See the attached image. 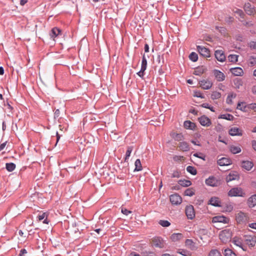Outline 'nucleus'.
Listing matches in <instances>:
<instances>
[{"label":"nucleus","mask_w":256,"mask_h":256,"mask_svg":"<svg viewBox=\"0 0 256 256\" xmlns=\"http://www.w3.org/2000/svg\"><path fill=\"white\" fill-rule=\"evenodd\" d=\"M202 153H195L193 154V156L195 157L200 158L202 160H204V156H201L200 155H202Z\"/></svg>","instance_id":"62"},{"label":"nucleus","mask_w":256,"mask_h":256,"mask_svg":"<svg viewBox=\"0 0 256 256\" xmlns=\"http://www.w3.org/2000/svg\"><path fill=\"white\" fill-rule=\"evenodd\" d=\"M152 242L154 246L156 248H162L164 246V240L159 236L154 237L152 239Z\"/></svg>","instance_id":"11"},{"label":"nucleus","mask_w":256,"mask_h":256,"mask_svg":"<svg viewBox=\"0 0 256 256\" xmlns=\"http://www.w3.org/2000/svg\"><path fill=\"white\" fill-rule=\"evenodd\" d=\"M194 96L197 97V98H204V96L200 91H194Z\"/></svg>","instance_id":"51"},{"label":"nucleus","mask_w":256,"mask_h":256,"mask_svg":"<svg viewBox=\"0 0 256 256\" xmlns=\"http://www.w3.org/2000/svg\"><path fill=\"white\" fill-rule=\"evenodd\" d=\"M196 49L202 56L205 58L210 56V50L208 48L202 46H197Z\"/></svg>","instance_id":"5"},{"label":"nucleus","mask_w":256,"mask_h":256,"mask_svg":"<svg viewBox=\"0 0 256 256\" xmlns=\"http://www.w3.org/2000/svg\"><path fill=\"white\" fill-rule=\"evenodd\" d=\"M247 107L249 109L254 110L256 112V104H250L247 106Z\"/></svg>","instance_id":"55"},{"label":"nucleus","mask_w":256,"mask_h":256,"mask_svg":"<svg viewBox=\"0 0 256 256\" xmlns=\"http://www.w3.org/2000/svg\"><path fill=\"white\" fill-rule=\"evenodd\" d=\"M185 244L190 248L194 246V243L191 239H186L185 241Z\"/></svg>","instance_id":"47"},{"label":"nucleus","mask_w":256,"mask_h":256,"mask_svg":"<svg viewBox=\"0 0 256 256\" xmlns=\"http://www.w3.org/2000/svg\"><path fill=\"white\" fill-rule=\"evenodd\" d=\"M234 116L230 114H221L218 116V118H222L229 120H234Z\"/></svg>","instance_id":"33"},{"label":"nucleus","mask_w":256,"mask_h":256,"mask_svg":"<svg viewBox=\"0 0 256 256\" xmlns=\"http://www.w3.org/2000/svg\"><path fill=\"white\" fill-rule=\"evenodd\" d=\"M244 8L246 13L248 15H252L254 14V8L249 2L244 4Z\"/></svg>","instance_id":"18"},{"label":"nucleus","mask_w":256,"mask_h":256,"mask_svg":"<svg viewBox=\"0 0 256 256\" xmlns=\"http://www.w3.org/2000/svg\"><path fill=\"white\" fill-rule=\"evenodd\" d=\"M121 212H122L123 214H125L126 216L130 214H131L132 212V211L129 210H127L126 208H122Z\"/></svg>","instance_id":"53"},{"label":"nucleus","mask_w":256,"mask_h":256,"mask_svg":"<svg viewBox=\"0 0 256 256\" xmlns=\"http://www.w3.org/2000/svg\"><path fill=\"white\" fill-rule=\"evenodd\" d=\"M221 94L218 92H213L211 95V98L213 100H217L221 97Z\"/></svg>","instance_id":"41"},{"label":"nucleus","mask_w":256,"mask_h":256,"mask_svg":"<svg viewBox=\"0 0 256 256\" xmlns=\"http://www.w3.org/2000/svg\"><path fill=\"white\" fill-rule=\"evenodd\" d=\"M232 243L234 244L235 246L240 248L244 250H245L242 240L240 239L235 237L233 238Z\"/></svg>","instance_id":"24"},{"label":"nucleus","mask_w":256,"mask_h":256,"mask_svg":"<svg viewBox=\"0 0 256 256\" xmlns=\"http://www.w3.org/2000/svg\"><path fill=\"white\" fill-rule=\"evenodd\" d=\"M230 152L233 154H236L241 152V148L238 146H231L230 148Z\"/></svg>","instance_id":"30"},{"label":"nucleus","mask_w":256,"mask_h":256,"mask_svg":"<svg viewBox=\"0 0 256 256\" xmlns=\"http://www.w3.org/2000/svg\"><path fill=\"white\" fill-rule=\"evenodd\" d=\"M144 70L140 69V70L136 73V74L142 78H144Z\"/></svg>","instance_id":"57"},{"label":"nucleus","mask_w":256,"mask_h":256,"mask_svg":"<svg viewBox=\"0 0 256 256\" xmlns=\"http://www.w3.org/2000/svg\"><path fill=\"white\" fill-rule=\"evenodd\" d=\"M132 146L128 147L127 150H126V153L125 158H124L125 162H127L128 160V158L130 156V154L132 152Z\"/></svg>","instance_id":"38"},{"label":"nucleus","mask_w":256,"mask_h":256,"mask_svg":"<svg viewBox=\"0 0 256 256\" xmlns=\"http://www.w3.org/2000/svg\"><path fill=\"white\" fill-rule=\"evenodd\" d=\"M186 170L192 175H196L197 174L196 169L193 166H188L186 168Z\"/></svg>","instance_id":"34"},{"label":"nucleus","mask_w":256,"mask_h":256,"mask_svg":"<svg viewBox=\"0 0 256 256\" xmlns=\"http://www.w3.org/2000/svg\"><path fill=\"white\" fill-rule=\"evenodd\" d=\"M250 47L252 48L256 49V41L250 42Z\"/></svg>","instance_id":"63"},{"label":"nucleus","mask_w":256,"mask_h":256,"mask_svg":"<svg viewBox=\"0 0 256 256\" xmlns=\"http://www.w3.org/2000/svg\"><path fill=\"white\" fill-rule=\"evenodd\" d=\"M144 256H155V254L153 252H146L143 253Z\"/></svg>","instance_id":"56"},{"label":"nucleus","mask_w":256,"mask_h":256,"mask_svg":"<svg viewBox=\"0 0 256 256\" xmlns=\"http://www.w3.org/2000/svg\"><path fill=\"white\" fill-rule=\"evenodd\" d=\"M170 200L172 204H180L182 202V198L178 194H171L170 196Z\"/></svg>","instance_id":"7"},{"label":"nucleus","mask_w":256,"mask_h":256,"mask_svg":"<svg viewBox=\"0 0 256 256\" xmlns=\"http://www.w3.org/2000/svg\"><path fill=\"white\" fill-rule=\"evenodd\" d=\"M158 224L163 227H168L170 225V223L166 220H160Z\"/></svg>","instance_id":"46"},{"label":"nucleus","mask_w":256,"mask_h":256,"mask_svg":"<svg viewBox=\"0 0 256 256\" xmlns=\"http://www.w3.org/2000/svg\"><path fill=\"white\" fill-rule=\"evenodd\" d=\"M208 256H222V255L218 250H212L210 251Z\"/></svg>","instance_id":"45"},{"label":"nucleus","mask_w":256,"mask_h":256,"mask_svg":"<svg viewBox=\"0 0 256 256\" xmlns=\"http://www.w3.org/2000/svg\"><path fill=\"white\" fill-rule=\"evenodd\" d=\"M199 84L202 89L206 90H210L213 84L212 82L208 80H201L199 81Z\"/></svg>","instance_id":"10"},{"label":"nucleus","mask_w":256,"mask_h":256,"mask_svg":"<svg viewBox=\"0 0 256 256\" xmlns=\"http://www.w3.org/2000/svg\"><path fill=\"white\" fill-rule=\"evenodd\" d=\"M249 60V63L251 66H254L256 64V57L250 56Z\"/></svg>","instance_id":"52"},{"label":"nucleus","mask_w":256,"mask_h":256,"mask_svg":"<svg viewBox=\"0 0 256 256\" xmlns=\"http://www.w3.org/2000/svg\"><path fill=\"white\" fill-rule=\"evenodd\" d=\"M218 164L220 166H229L232 164V160L226 158H222L218 160Z\"/></svg>","instance_id":"17"},{"label":"nucleus","mask_w":256,"mask_h":256,"mask_svg":"<svg viewBox=\"0 0 256 256\" xmlns=\"http://www.w3.org/2000/svg\"><path fill=\"white\" fill-rule=\"evenodd\" d=\"M244 102H238L236 108L242 112H246V108L247 106H244Z\"/></svg>","instance_id":"44"},{"label":"nucleus","mask_w":256,"mask_h":256,"mask_svg":"<svg viewBox=\"0 0 256 256\" xmlns=\"http://www.w3.org/2000/svg\"><path fill=\"white\" fill-rule=\"evenodd\" d=\"M180 176V172L176 170L174 171V172L172 174V178H179Z\"/></svg>","instance_id":"60"},{"label":"nucleus","mask_w":256,"mask_h":256,"mask_svg":"<svg viewBox=\"0 0 256 256\" xmlns=\"http://www.w3.org/2000/svg\"><path fill=\"white\" fill-rule=\"evenodd\" d=\"M189 58L192 62H196L198 60V56L196 52H192L190 54Z\"/></svg>","instance_id":"43"},{"label":"nucleus","mask_w":256,"mask_h":256,"mask_svg":"<svg viewBox=\"0 0 256 256\" xmlns=\"http://www.w3.org/2000/svg\"><path fill=\"white\" fill-rule=\"evenodd\" d=\"M246 244L249 246H254L256 243V237H248V238H246Z\"/></svg>","instance_id":"26"},{"label":"nucleus","mask_w":256,"mask_h":256,"mask_svg":"<svg viewBox=\"0 0 256 256\" xmlns=\"http://www.w3.org/2000/svg\"><path fill=\"white\" fill-rule=\"evenodd\" d=\"M178 147L182 152H188L190 150V146L186 142H180Z\"/></svg>","instance_id":"21"},{"label":"nucleus","mask_w":256,"mask_h":256,"mask_svg":"<svg viewBox=\"0 0 256 256\" xmlns=\"http://www.w3.org/2000/svg\"><path fill=\"white\" fill-rule=\"evenodd\" d=\"M214 75L218 82L224 81L226 76L223 72L218 70H214Z\"/></svg>","instance_id":"15"},{"label":"nucleus","mask_w":256,"mask_h":256,"mask_svg":"<svg viewBox=\"0 0 256 256\" xmlns=\"http://www.w3.org/2000/svg\"><path fill=\"white\" fill-rule=\"evenodd\" d=\"M194 192L192 188H187L184 191V195L186 196H192L194 195Z\"/></svg>","instance_id":"48"},{"label":"nucleus","mask_w":256,"mask_h":256,"mask_svg":"<svg viewBox=\"0 0 256 256\" xmlns=\"http://www.w3.org/2000/svg\"><path fill=\"white\" fill-rule=\"evenodd\" d=\"M232 232L229 230H224L220 232L219 234L220 239L223 242H226L231 238Z\"/></svg>","instance_id":"3"},{"label":"nucleus","mask_w":256,"mask_h":256,"mask_svg":"<svg viewBox=\"0 0 256 256\" xmlns=\"http://www.w3.org/2000/svg\"><path fill=\"white\" fill-rule=\"evenodd\" d=\"M147 68V60L144 56L143 55L142 60L141 68L140 69L146 70Z\"/></svg>","instance_id":"35"},{"label":"nucleus","mask_w":256,"mask_h":256,"mask_svg":"<svg viewBox=\"0 0 256 256\" xmlns=\"http://www.w3.org/2000/svg\"><path fill=\"white\" fill-rule=\"evenodd\" d=\"M230 218L224 216H218L212 218V222L213 223L221 222L224 224H228Z\"/></svg>","instance_id":"8"},{"label":"nucleus","mask_w":256,"mask_h":256,"mask_svg":"<svg viewBox=\"0 0 256 256\" xmlns=\"http://www.w3.org/2000/svg\"><path fill=\"white\" fill-rule=\"evenodd\" d=\"M236 14H238L242 18H244V14L242 10L238 9L236 12Z\"/></svg>","instance_id":"54"},{"label":"nucleus","mask_w":256,"mask_h":256,"mask_svg":"<svg viewBox=\"0 0 256 256\" xmlns=\"http://www.w3.org/2000/svg\"><path fill=\"white\" fill-rule=\"evenodd\" d=\"M210 204L214 206H221V202L218 198L212 197L210 200Z\"/></svg>","instance_id":"20"},{"label":"nucleus","mask_w":256,"mask_h":256,"mask_svg":"<svg viewBox=\"0 0 256 256\" xmlns=\"http://www.w3.org/2000/svg\"><path fill=\"white\" fill-rule=\"evenodd\" d=\"M248 226L256 230V222L250 224Z\"/></svg>","instance_id":"64"},{"label":"nucleus","mask_w":256,"mask_h":256,"mask_svg":"<svg viewBox=\"0 0 256 256\" xmlns=\"http://www.w3.org/2000/svg\"><path fill=\"white\" fill-rule=\"evenodd\" d=\"M174 140L176 141H180L184 140V136L182 134H176L174 136Z\"/></svg>","instance_id":"49"},{"label":"nucleus","mask_w":256,"mask_h":256,"mask_svg":"<svg viewBox=\"0 0 256 256\" xmlns=\"http://www.w3.org/2000/svg\"><path fill=\"white\" fill-rule=\"evenodd\" d=\"M197 233L200 235V238L201 240H202V236L206 235L208 234V230L205 228H200L197 230Z\"/></svg>","instance_id":"40"},{"label":"nucleus","mask_w":256,"mask_h":256,"mask_svg":"<svg viewBox=\"0 0 256 256\" xmlns=\"http://www.w3.org/2000/svg\"><path fill=\"white\" fill-rule=\"evenodd\" d=\"M135 168L134 172H138L142 170V166L140 159H137L134 162Z\"/></svg>","instance_id":"31"},{"label":"nucleus","mask_w":256,"mask_h":256,"mask_svg":"<svg viewBox=\"0 0 256 256\" xmlns=\"http://www.w3.org/2000/svg\"><path fill=\"white\" fill-rule=\"evenodd\" d=\"M206 184L207 186H210L212 187L218 186L221 184V181L220 180L218 179L214 176H210L206 180Z\"/></svg>","instance_id":"2"},{"label":"nucleus","mask_w":256,"mask_h":256,"mask_svg":"<svg viewBox=\"0 0 256 256\" xmlns=\"http://www.w3.org/2000/svg\"><path fill=\"white\" fill-rule=\"evenodd\" d=\"M228 133L232 136H242V130L236 126L231 128L229 130Z\"/></svg>","instance_id":"12"},{"label":"nucleus","mask_w":256,"mask_h":256,"mask_svg":"<svg viewBox=\"0 0 256 256\" xmlns=\"http://www.w3.org/2000/svg\"><path fill=\"white\" fill-rule=\"evenodd\" d=\"M234 84L238 88H239L240 85H242V82L240 80H235L234 82Z\"/></svg>","instance_id":"61"},{"label":"nucleus","mask_w":256,"mask_h":256,"mask_svg":"<svg viewBox=\"0 0 256 256\" xmlns=\"http://www.w3.org/2000/svg\"><path fill=\"white\" fill-rule=\"evenodd\" d=\"M224 256H236V254L230 249L228 248L224 250Z\"/></svg>","instance_id":"39"},{"label":"nucleus","mask_w":256,"mask_h":256,"mask_svg":"<svg viewBox=\"0 0 256 256\" xmlns=\"http://www.w3.org/2000/svg\"><path fill=\"white\" fill-rule=\"evenodd\" d=\"M230 71L234 75L236 76H240L244 73L242 69L240 67L231 68Z\"/></svg>","instance_id":"19"},{"label":"nucleus","mask_w":256,"mask_h":256,"mask_svg":"<svg viewBox=\"0 0 256 256\" xmlns=\"http://www.w3.org/2000/svg\"><path fill=\"white\" fill-rule=\"evenodd\" d=\"M242 167L246 170H250L254 166L252 162L249 160H243L242 162Z\"/></svg>","instance_id":"16"},{"label":"nucleus","mask_w":256,"mask_h":256,"mask_svg":"<svg viewBox=\"0 0 256 256\" xmlns=\"http://www.w3.org/2000/svg\"><path fill=\"white\" fill-rule=\"evenodd\" d=\"M240 176L238 173L236 172H231L226 177V180L227 182L234 180H238Z\"/></svg>","instance_id":"14"},{"label":"nucleus","mask_w":256,"mask_h":256,"mask_svg":"<svg viewBox=\"0 0 256 256\" xmlns=\"http://www.w3.org/2000/svg\"><path fill=\"white\" fill-rule=\"evenodd\" d=\"M37 218H38V220H40V221L44 219V220L43 221L44 224H48L49 222V220H48L47 218V215L46 214L45 212H43L42 214H38Z\"/></svg>","instance_id":"28"},{"label":"nucleus","mask_w":256,"mask_h":256,"mask_svg":"<svg viewBox=\"0 0 256 256\" xmlns=\"http://www.w3.org/2000/svg\"><path fill=\"white\" fill-rule=\"evenodd\" d=\"M61 33V30L56 27L52 29L50 32V36L51 38L54 39Z\"/></svg>","instance_id":"22"},{"label":"nucleus","mask_w":256,"mask_h":256,"mask_svg":"<svg viewBox=\"0 0 256 256\" xmlns=\"http://www.w3.org/2000/svg\"><path fill=\"white\" fill-rule=\"evenodd\" d=\"M184 126L186 128L190 130H194L196 127V124L190 120H186L184 122Z\"/></svg>","instance_id":"23"},{"label":"nucleus","mask_w":256,"mask_h":256,"mask_svg":"<svg viewBox=\"0 0 256 256\" xmlns=\"http://www.w3.org/2000/svg\"><path fill=\"white\" fill-rule=\"evenodd\" d=\"M238 56L236 54H230L228 56V60L230 62H238Z\"/></svg>","instance_id":"42"},{"label":"nucleus","mask_w":256,"mask_h":256,"mask_svg":"<svg viewBox=\"0 0 256 256\" xmlns=\"http://www.w3.org/2000/svg\"><path fill=\"white\" fill-rule=\"evenodd\" d=\"M215 58L220 62H224L226 60V56L222 50H216L214 52Z\"/></svg>","instance_id":"13"},{"label":"nucleus","mask_w":256,"mask_h":256,"mask_svg":"<svg viewBox=\"0 0 256 256\" xmlns=\"http://www.w3.org/2000/svg\"><path fill=\"white\" fill-rule=\"evenodd\" d=\"M248 216L246 214L240 212L236 214V222L240 224H245L248 220Z\"/></svg>","instance_id":"4"},{"label":"nucleus","mask_w":256,"mask_h":256,"mask_svg":"<svg viewBox=\"0 0 256 256\" xmlns=\"http://www.w3.org/2000/svg\"><path fill=\"white\" fill-rule=\"evenodd\" d=\"M178 252L184 256H189L190 254L188 252L184 249H180Z\"/></svg>","instance_id":"50"},{"label":"nucleus","mask_w":256,"mask_h":256,"mask_svg":"<svg viewBox=\"0 0 256 256\" xmlns=\"http://www.w3.org/2000/svg\"><path fill=\"white\" fill-rule=\"evenodd\" d=\"M60 112L58 109H56L54 113V118H58L60 117Z\"/></svg>","instance_id":"58"},{"label":"nucleus","mask_w":256,"mask_h":256,"mask_svg":"<svg viewBox=\"0 0 256 256\" xmlns=\"http://www.w3.org/2000/svg\"><path fill=\"white\" fill-rule=\"evenodd\" d=\"M178 184L184 187H188L192 184L190 180H178Z\"/></svg>","instance_id":"29"},{"label":"nucleus","mask_w":256,"mask_h":256,"mask_svg":"<svg viewBox=\"0 0 256 256\" xmlns=\"http://www.w3.org/2000/svg\"><path fill=\"white\" fill-rule=\"evenodd\" d=\"M249 207L253 208L256 206V194L252 196L248 200Z\"/></svg>","instance_id":"25"},{"label":"nucleus","mask_w":256,"mask_h":256,"mask_svg":"<svg viewBox=\"0 0 256 256\" xmlns=\"http://www.w3.org/2000/svg\"><path fill=\"white\" fill-rule=\"evenodd\" d=\"M228 195L230 196H245V193L243 192L241 188H234L230 189L228 192Z\"/></svg>","instance_id":"1"},{"label":"nucleus","mask_w":256,"mask_h":256,"mask_svg":"<svg viewBox=\"0 0 256 256\" xmlns=\"http://www.w3.org/2000/svg\"><path fill=\"white\" fill-rule=\"evenodd\" d=\"M16 167V164L13 162L6 163V168L9 172H12L14 170Z\"/></svg>","instance_id":"32"},{"label":"nucleus","mask_w":256,"mask_h":256,"mask_svg":"<svg viewBox=\"0 0 256 256\" xmlns=\"http://www.w3.org/2000/svg\"><path fill=\"white\" fill-rule=\"evenodd\" d=\"M198 120L200 124L202 126L208 127L212 124L211 120L205 115L201 116Z\"/></svg>","instance_id":"9"},{"label":"nucleus","mask_w":256,"mask_h":256,"mask_svg":"<svg viewBox=\"0 0 256 256\" xmlns=\"http://www.w3.org/2000/svg\"><path fill=\"white\" fill-rule=\"evenodd\" d=\"M183 238V235L180 233H174L172 234L170 238L172 241L176 242Z\"/></svg>","instance_id":"27"},{"label":"nucleus","mask_w":256,"mask_h":256,"mask_svg":"<svg viewBox=\"0 0 256 256\" xmlns=\"http://www.w3.org/2000/svg\"><path fill=\"white\" fill-rule=\"evenodd\" d=\"M236 94L233 93L228 94L226 100V103L228 104H232V98H235L236 97Z\"/></svg>","instance_id":"37"},{"label":"nucleus","mask_w":256,"mask_h":256,"mask_svg":"<svg viewBox=\"0 0 256 256\" xmlns=\"http://www.w3.org/2000/svg\"><path fill=\"white\" fill-rule=\"evenodd\" d=\"M27 254V250L25 248H22L20 250V252L18 256H24Z\"/></svg>","instance_id":"59"},{"label":"nucleus","mask_w":256,"mask_h":256,"mask_svg":"<svg viewBox=\"0 0 256 256\" xmlns=\"http://www.w3.org/2000/svg\"><path fill=\"white\" fill-rule=\"evenodd\" d=\"M186 214L188 219L192 220L195 216L194 208L192 205L188 206L185 209Z\"/></svg>","instance_id":"6"},{"label":"nucleus","mask_w":256,"mask_h":256,"mask_svg":"<svg viewBox=\"0 0 256 256\" xmlns=\"http://www.w3.org/2000/svg\"><path fill=\"white\" fill-rule=\"evenodd\" d=\"M205 72V68L202 67L198 68L196 69L194 72V74L196 76H200L204 74Z\"/></svg>","instance_id":"36"}]
</instances>
